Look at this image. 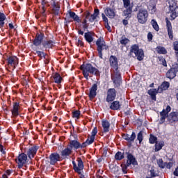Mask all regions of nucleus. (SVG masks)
Segmentation results:
<instances>
[{"label": "nucleus", "instance_id": "obj_1", "mask_svg": "<svg viewBox=\"0 0 178 178\" xmlns=\"http://www.w3.org/2000/svg\"><path fill=\"white\" fill-rule=\"evenodd\" d=\"M109 65L111 67V80L115 86L120 85L122 76L119 70V60L115 56H111L109 58Z\"/></svg>", "mask_w": 178, "mask_h": 178}, {"label": "nucleus", "instance_id": "obj_2", "mask_svg": "<svg viewBox=\"0 0 178 178\" xmlns=\"http://www.w3.org/2000/svg\"><path fill=\"white\" fill-rule=\"evenodd\" d=\"M172 107L168 105L165 108H163L161 112H160V124H163L165 123L166 119L167 122H168L169 124H175V123H177L178 122V112L177 111H172Z\"/></svg>", "mask_w": 178, "mask_h": 178}, {"label": "nucleus", "instance_id": "obj_3", "mask_svg": "<svg viewBox=\"0 0 178 178\" xmlns=\"http://www.w3.org/2000/svg\"><path fill=\"white\" fill-rule=\"evenodd\" d=\"M80 69L86 80L92 76H99V70L92 66L91 63L83 64L81 65Z\"/></svg>", "mask_w": 178, "mask_h": 178}, {"label": "nucleus", "instance_id": "obj_4", "mask_svg": "<svg viewBox=\"0 0 178 178\" xmlns=\"http://www.w3.org/2000/svg\"><path fill=\"white\" fill-rule=\"evenodd\" d=\"M134 55H135L138 60H143L145 56L144 50L140 49L138 44H134L131 47L129 56H134Z\"/></svg>", "mask_w": 178, "mask_h": 178}, {"label": "nucleus", "instance_id": "obj_5", "mask_svg": "<svg viewBox=\"0 0 178 178\" xmlns=\"http://www.w3.org/2000/svg\"><path fill=\"white\" fill-rule=\"evenodd\" d=\"M123 8L125 10L122 11L123 16L126 17V19H130L133 13V8H134V3L130 0H122Z\"/></svg>", "mask_w": 178, "mask_h": 178}, {"label": "nucleus", "instance_id": "obj_6", "mask_svg": "<svg viewBox=\"0 0 178 178\" xmlns=\"http://www.w3.org/2000/svg\"><path fill=\"white\" fill-rule=\"evenodd\" d=\"M97 51L98 52L99 57L102 59V51H108L109 46L106 44L105 40L103 38H99L96 41Z\"/></svg>", "mask_w": 178, "mask_h": 178}, {"label": "nucleus", "instance_id": "obj_7", "mask_svg": "<svg viewBox=\"0 0 178 178\" xmlns=\"http://www.w3.org/2000/svg\"><path fill=\"white\" fill-rule=\"evenodd\" d=\"M148 10L145 8H140L136 13V19L140 24H145L148 22Z\"/></svg>", "mask_w": 178, "mask_h": 178}, {"label": "nucleus", "instance_id": "obj_8", "mask_svg": "<svg viewBox=\"0 0 178 178\" xmlns=\"http://www.w3.org/2000/svg\"><path fill=\"white\" fill-rule=\"evenodd\" d=\"M7 70L8 72H13L16 69V66L19 65V58L15 56H10L6 59Z\"/></svg>", "mask_w": 178, "mask_h": 178}, {"label": "nucleus", "instance_id": "obj_9", "mask_svg": "<svg viewBox=\"0 0 178 178\" xmlns=\"http://www.w3.org/2000/svg\"><path fill=\"white\" fill-rule=\"evenodd\" d=\"M98 133V129L97 127L93 128L90 137L88 138L86 142L83 143L81 145L80 143L79 148H86L88 145H91L92 143L95 140V136Z\"/></svg>", "mask_w": 178, "mask_h": 178}, {"label": "nucleus", "instance_id": "obj_10", "mask_svg": "<svg viewBox=\"0 0 178 178\" xmlns=\"http://www.w3.org/2000/svg\"><path fill=\"white\" fill-rule=\"evenodd\" d=\"M73 169L78 175H81V170L84 169V163L81 158L78 157L76 161H72Z\"/></svg>", "mask_w": 178, "mask_h": 178}, {"label": "nucleus", "instance_id": "obj_11", "mask_svg": "<svg viewBox=\"0 0 178 178\" xmlns=\"http://www.w3.org/2000/svg\"><path fill=\"white\" fill-rule=\"evenodd\" d=\"M169 3H170L169 13H170L171 20H175L177 17V15H178L177 3L174 1H170Z\"/></svg>", "mask_w": 178, "mask_h": 178}, {"label": "nucleus", "instance_id": "obj_12", "mask_svg": "<svg viewBox=\"0 0 178 178\" xmlns=\"http://www.w3.org/2000/svg\"><path fill=\"white\" fill-rule=\"evenodd\" d=\"M83 16H84V19L82 22V24H83V28L84 29H88V24L87 23V20H88L90 23H92V22H94V20H95V16L91 15L89 11H86L85 13H83Z\"/></svg>", "mask_w": 178, "mask_h": 178}, {"label": "nucleus", "instance_id": "obj_13", "mask_svg": "<svg viewBox=\"0 0 178 178\" xmlns=\"http://www.w3.org/2000/svg\"><path fill=\"white\" fill-rule=\"evenodd\" d=\"M15 162L17 164L18 168L22 169L27 163V154L24 153L19 154L15 159Z\"/></svg>", "mask_w": 178, "mask_h": 178}, {"label": "nucleus", "instance_id": "obj_14", "mask_svg": "<svg viewBox=\"0 0 178 178\" xmlns=\"http://www.w3.org/2000/svg\"><path fill=\"white\" fill-rule=\"evenodd\" d=\"M104 13L109 19H114L116 16V9L115 8V1H112L111 7H108L104 10Z\"/></svg>", "mask_w": 178, "mask_h": 178}, {"label": "nucleus", "instance_id": "obj_15", "mask_svg": "<svg viewBox=\"0 0 178 178\" xmlns=\"http://www.w3.org/2000/svg\"><path fill=\"white\" fill-rule=\"evenodd\" d=\"M116 94H117L116 89L109 88L107 90V93H106V102H108V104L111 102H113V101L116 99Z\"/></svg>", "mask_w": 178, "mask_h": 178}, {"label": "nucleus", "instance_id": "obj_16", "mask_svg": "<svg viewBox=\"0 0 178 178\" xmlns=\"http://www.w3.org/2000/svg\"><path fill=\"white\" fill-rule=\"evenodd\" d=\"M37 151H38V147L32 146L28 149L26 156L29 159H33L37 155Z\"/></svg>", "mask_w": 178, "mask_h": 178}, {"label": "nucleus", "instance_id": "obj_17", "mask_svg": "<svg viewBox=\"0 0 178 178\" xmlns=\"http://www.w3.org/2000/svg\"><path fill=\"white\" fill-rule=\"evenodd\" d=\"M44 35L42 33H37L35 39L33 40V45H35V47H38V45H41V44L42 43V41L44 40Z\"/></svg>", "mask_w": 178, "mask_h": 178}, {"label": "nucleus", "instance_id": "obj_18", "mask_svg": "<svg viewBox=\"0 0 178 178\" xmlns=\"http://www.w3.org/2000/svg\"><path fill=\"white\" fill-rule=\"evenodd\" d=\"M165 22L168 37L170 40H173V29L172 28V23L168 17L165 18Z\"/></svg>", "mask_w": 178, "mask_h": 178}, {"label": "nucleus", "instance_id": "obj_19", "mask_svg": "<svg viewBox=\"0 0 178 178\" xmlns=\"http://www.w3.org/2000/svg\"><path fill=\"white\" fill-rule=\"evenodd\" d=\"M177 72V68L171 67L170 70L167 71L165 76L167 77V79H169L170 80H173V79L176 77Z\"/></svg>", "mask_w": 178, "mask_h": 178}, {"label": "nucleus", "instance_id": "obj_20", "mask_svg": "<svg viewBox=\"0 0 178 178\" xmlns=\"http://www.w3.org/2000/svg\"><path fill=\"white\" fill-rule=\"evenodd\" d=\"M98 90V85L94 83L90 89L88 97L90 99H94L97 97V90Z\"/></svg>", "mask_w": 178, "mask_h": 178}, {"label": "nucleus", "instance_id": "obj_21", "mask_svg": "<svg viewBox=\"0 0 178 178\" xmlns=\"http://www.w3.org/2000/svg\"><path fill=\"white\" fill-rule=\"evenodd\" d=\"M51 81H53V83H56V84H60V83H62V81L63 80V78H62L59 73L54 72L51 76Z\"/></svg>", "mask_w": 178, "mask_h": 178}, {"label": "nucleus", "instance_id": "obj_22", "mask_svg": "<svg viewBox=\"0 0 178 178\" xmlns=\"http://www.w3.org/2000/svg\"><path fill=\"white\" fill-rule=\"evenodd\" d=\"M126 154L127 155V163L128 166H130V165H137V160H136V157H134V156H133V154H131L129 152H127Z\"/></svg>", "mask_w": 178, "mask_h": 178}, {"label": "nucleus", "instance_id": "obj_23", "mask_svg": "<svg viewBox=\"0 0 178 178\" xmlns=\"http://www.w3.org/2000/svg\"><path fill=\"white\" fill-rule=\"evenodd\" d=\"M49 159H50V164L55 165V163L60 161V155H59V154L58 153H52L49 156Z\"/></svg>", "mask_w": 178, "mask_h": 178}, {"label": "nucleus", "instance_id": "obj_24", "mask_svg": "<svg viewBox=\"0 0 178 178\" xmlns=\"http://www.w3.org/2000/svg\"><path fill=\"white\" fill-rule=\"evenodd\" d=\"M19 110H20V103L17 102H14L13 108L11 111L13 118H17V116H19Z\"/></svg>", "mask_w": 178, "mask_h": 178}, {"label": "nucleus", "instance_id": "obj_25", "mask_svg": "<svg viewBox=\"0 0 178 178\" xmlns=\"http://www.w3.org/2000/svg\"><path fill=\"white\" fill-rule=\"evenodd\" d=\"M136 133L132 132L131 135H129L128 134H122V138L124 140L127 141V143H134V140H136Z\"/></svg>", "mask_w": 178, "mask_h": 178}, {"label": "nucleus", "instance_id": "obj_26", "mask_svg": "<svg viewBox=\"0 0 178 178\" xmlns=\"http://www.w3.org/2000/svg\"><path fill=\"white\" fill-rule=\"evenodd\" d=\"M122 108V103L118 100L111 102L110 105V109L111 111H120Z\"/></svg>", "mask_w": 178, "mask_h": 178}, {"label": "nucleus", "instance_id": "obj_27", "mask_svg": "<svg viewBox=\"0 0 178 178\" xmlns=\"http://www.w3.org/2000/svg\"><path fill=\"white\" fill-rule=\"evenodd\" d=\"M51 6L53 8L51 10V13L56 16H58V15H59V10H60V4L59 2L54 1Z\"/></svg>", "mask_w": 178, "mask_h": 178}, {"label": "nucleus", "instance_id": "obj_28", "mask_svg": "<svg viewBox=\"0 0 178 178\" xmlns=\"http://www.w3.org/2000/svg\"><path fill=\"white\" fill-rule=\"evenodd\" d=\"M67 146L71 148L72 151L73 148L74 149H79V148H80V142L76 140H70Z\"/></svg>", "mask_w": 178, "mask_h": 178}, {"label": "nucleus", "instance_id": "obj_29", "mask_svg": "<svg viewBox=\"0 0 178 178\" xmlns=\"http://www.w3.org/2000/svg\"><path fill=\"white\" fill-rule=\"evenodd\" d=\"M72 152H73L72 148L67 146L65 149L61 151L60 155L63 158H67V156H70V155H72Z\"/></svg>", "mask_w": 178, "mask_h": 178}, {"label": "nucleus", "instance_id": "obj_30", "mask_svg": "<svg viewBox=\"0 0 178 178\" xmlns=\"http://www.w3.org/2000/svg\"><path fill=\"white\" fill-rule=\"evenodd\" d=\"M42 10L40 11V14L35 16L36 19H40V17H42V19H45L47 17V14H45V12L47 9L45 8V1H42Z\"/></svg>", "mask_w": 178, "mask_h": 178}, {"label": "nucleus", "instance_id": "obj_31", "mask_svg": "<svg viewBox=\"0 0 178 178\" xmlns=\"http://www.w3.org/2000/svg\"><path fill=\"white\" fill-rule=\"evenodd\" d=\"M158 92H161L159 89H150L147 91V94H149L152 101H156V94H158Z\"/></svg>", "mask_w": 178, "mask_h": 178}, {"label": "nucleus", "instance_id": "obj_32", "mask_svg": "<svg viewBox=\"0 0 178 178\" xmlns=\"http://www.w3.org/2000/svg\"><path fill=\"white\" fill-rule=\"evenodd\" d=\"M165 147V142L163 140L157 141L154 145V152H158Z\"/></svg>", "mask_w": 178, "mask_h": 178}, {"label": "nucleus", "instance_id": "obj_33", "mask_svg": "<svg viewBox=\"0 0 178 178\" xmlns=\"http://www.w3.org/2000/svg\"><path fill=\"white\" fill-rule=\"evenodd\" d=\"M169 87H170V83L165 81L161 83V86L159 87V91H160V92L166 91V90H169Z\"/></svg>", "mask_w": 178, "mask_h": 178}, {"label": "nucleus", "instance_id": "obj_34", "mask_svg": "<svg viewBox=\"0 0 178 178\" xmlns=\"http://www.w3.org/2000/svg\"><path fill=\"white\" fill-rule=\"evenodd\" d=\"M69 17L74 20V22H76V23H80L81 20L80 19V17H79V15H76V13L73 11H68Z\"/></svg>", "mask_w": 178, "mask_h": 178}, {"label": "nucleus", "instance_id": "obj_35", "mask_svg": "<svg viewBox=\"0 0 178 178\" xmlns=\"http://www.w3.org/2000/svg\"><path fill=\"white\" fill-rule=\"evenodd\" d=\"M102 125L103 127L104 133H108V131H109V129L111 127V124L108 122V120L102 121Z\"/></svg>", "mask_w": 178, "mask_h": 178}, {"label": "nucleus", "instance_id": "obj_36", "mask_svg": "<svg viewBox=\"0 0 178 178\" xmlns=\"http://www.w3.org/2000/svg\"><path fill=\"white\" fill-rule=\"evenodd\" d=\"M84 38L87 42L91 44L94 41V38H92V33L91 32H86L84 33Z\"/></svg>", "mask_w": 178, "mask_h": 178}, {"label": "nucleus", "instance_id": "obj_37", "mask_svg": "<svg viewBox=\"0 0 178 178\" xmlns=\"http://www.w3.org/2000/svg\"><path fill=\"white\" fill-rule=\"evenodd\" d=\"M156 51L157 54H159L160 55H166V54H168L166 49L162 46H157Z\"/></svg>", "mask_w": 178, "mask_h": 178}, {"label": "nucleus", "instance_id": "obj_38", "mask_svg": "<svg viewBox=\"0 0 178 178\" xmlns=\"http://www.w3.org/2000/svg\"><path fill=\"white\" fill-rule=\"evenodd\" d=\"M55 42L53 40H45L43 42L42 45L44 48H52Z\"/></svg>", "mask_w": 178, "mask_h": 178}, {"label": "nucleus", "instance_id": "obj_39", "mask_svg": "<svg viewBox=\"0 0 178 178\" xmlns=\"http://www.w3.org/2000/svg\"><path fill=\"white\" fill-rule=\"evenodd\" d=\"M5 20H6V15L3 13L0 12V29L5 26Z\"/></svg>", "mask_w": 178, "mask_h": 178}, {"label": "nucleus", "instance_id": "obj_40", "mask_svg": "<svg viewBox=\"0 0 178 178\" xmlns=\"http://www.w3.org/2000/svg\"><path fill=\"white\" fill-rule=\"evenodd\" d=\"M120 42L122 45H127L130 42V40L123 35L120 39Z\"/></svg>", "mask_w": 178, "mask_h": 178}, {"label": "nucleus", "instance_id": "obj_41", "mask_svg": "<svg viewBox=\"0 0 178 178\" xmlns=\"http://www.w3.org/2000/svg\"><path fill=\"white\" fill-rule=\"evenodd\" d=\"M115 159L116 161H122V159H124V153H122V152H118L115 154Z\"/></svg>", "mask_w": 178, "mask_h": 178}, {"label": "nucleus", "instance_id": "obj_42", "mask_svg": "<svg viewBox=\"0 0 178 178\" xmlns=\"http://www.w3.org/2000/svg\"><path fill=\"white\" fill-rule=\"evenodd\" d=\"M149 142L150 144H156L158 142V137L153 134L149 135Z\"/></svg>", "mask_w": 178, "mask_h": 178}, {"label": "nucleus", "instance_id": "obj_43", "mask_svg": "<svg viewBox=\"0 0 178 178\" xmlns=\"http://www.w3.org/2000/svg\"><path fill=\"white\" fill-rule=\"evenodd\" d=\"M151 24H152L154 30H155V31H158L159 30V25H158V22H156V20L152 19Z\"/></svg>", "mask_w": 178, "mask_h": 178}, {"label": "nucleus", "instance_id": "obj_44", "mask_svg": "<svg viewBox=\"0 0 178 178\" xmlns=\"http://www.w3.org/2000/svg\"><path fill=\"white\" fill-rule=\"evenodd\" d=\"M157 165L161 168V169H165V168H166V163H163V160L162 159L157 160Z\"/></svg>", "mask_w": 178, "mask_h": 178}, {"label": "nucleus", "instance_id": "obj_45", "mask_svg": "<svg viewBox=\"0 0 178 178\" xmlns=\"http://www.w3.org/2000/svg\"><path fill=\"white\" fill-rule=\"evenodd\" d=\"M36 54L38 56H39V58H44V59H47V54L44 53V51H37Z\"/></svg>", "mask_w": 178, "mask_h": 178}, {"label": "nucleus", "instance_id": "obj_46", "mask_svg": "<svg viewBox=\"0 0 178 178\" xmlns=\"http://www.w3.org/2000/svg\"><path fill=\"white\" fill-rule=\"evenodd\" d=\"M80 111H75L72 112V118H75V119H80Z\"/></svg>", "mask_w": 178, "mask_h": 178}, {"label": "nucleus", "instance_id": "obj_47", "mask_svg": "<svg viewBox=\"0 0 178 178\" xmlns=\"http://www.w3.org/2000/svg\"><path fill=\"white\" fill-rule=\"evenodd\" d=\"M129 166H130V165H128L127 163V164H125V163L121 164V168H122V170L123 173H124V174L127 173V168Z\"/></svg>", "mask_w": 178, "mask_h": 178}, {"label": "nucleus", "instance_id": "obj_48", "mask_svg": "<svg viewBox=\"0 0 178 178\" xmlns=\"http://www.w3.org/2000/svg\"><path fill=\"white\" fill-rule=\"evenodd\" d=\"M143 131H140L137 135V140H139V144H141V143L143 142Z\"/></svg>", "mask_w": 178, "mask_h": 178}, {"label": "nucleus", "instance_id": "obj_49", "mask_svg": "<svg viewBox=\"0 0 178 178\" xmlns=\"http://www.w3.org/2000/svg\"><path fill=\"white\" fill-rule=\"evenodd\" d=\"M159 60L160 62H161V65H163L164 67H168V63H166V59H165L164 58H161Z\"/></svg>", "mask_w": 178, "mask_h": 178}, {"label": "nucleus", "instance_id": "obj_50", "mask_svg": "<svg viewBox=\"0 0 178 178\" xmlns=\"http://www.w3.org/2000/svg\"><path fill=\"white\" fill-rule=\"evenodd\" d=\"M150 176L151 177H156V176H158V175H156V172H155V170L153 168L150 170Z\"/></svg>", "mask_w": 178, "mask_h": 178}, {"label": "nucleus", "instance_id": "obj_51", "mask_svg": "<svg viewBox=\"0 0 178 178\" xmlns=\"http://www.w3.org/2000/svg\"><path fill=\"white\" fill-rule=\"evenodd\" d=\"M152 38H154V35H152V33L149 32L147 33V40L150 42V41H152Z\"/></svg>", "mask_w": 178, "mask_h": 178}, {"label": "nucleus", "instance_id": "obj_52", "mask_svg": "<svg viewBox=\"0 0 178 178\" xmlns=\"http://www.w3.org/2000/svg\"><path fill=\"white\" fill-rule=\"evenodd\" d=\"M98 15H99V10L97 9V8H95V10H94V14H92V15L95 16V19H97Z\"/></svg>", "mask_w": 178, "mask_h": 178}, {"label": "nucleus", "instance_id": "obj_53", "mask_svg": "<svg viewBox=\"0 0 178 178\" xmlns=\"http://www.w3.org/2000/svg\"><path fill=\"white\" fill-rule=\"evenodd\" d=\"M173 49L175 51H178V41H175L173 42Z\"/></svg>", "mask_w": 178, "mask_h": 178}, {"label": "nucleus", "instance_id": "obj_54", "mask_svg": "<svg viewBox=\"0 0 178 178\" xmlns=\"http://www.w3.org/2000/svg\"><path fill=\"white\" fill-rule=\"evenodd\" d=\"M172 167H173L172 162L165 163V168H167V169H170Z\"/></svg>", "mask_w": 178, "mask_h": 178}, {"label": "nucleus", "instance_id": "obj_55", "mask_svg": "<svg viewBox=\"0 0 178 178\" xmlns=\"http://www.w3.org/2000/svg\"><path fill=\"white\" fill-rule=\"evenodd\" d=\"M102 17L103 22H105V23H108V17H106L105 14L102 13Z\"/></svg>", "mask_w": 178, "mask_h": 178}, {"label": "nucleus", "instance_id": "obj_56", "mask_svg": "<svg viewBox=\"0 0 178 178\" xmlns=\"http://www.w3.org/2000/svg\"><path fill=\"white\" fill-rule=\"evenodd\" d=\"M78 47H84V42L81 40H78Z\"/></svg>", "mask_w": 178, "mask_h": 178}, {"label": "nucleus", "instance_id": "obj_57", "mask_svg": "<svg viewBox=\"0 0 178 178\" xmlns=\"http://www.w3.org/2000/svg\"><path fill=\"white\" fill-rule=\"evenodd\" d=\"M105 27L110 33L112 31V29H111V26H109V24H108V22L105 24Z\"/></svg>", "mask_w": 178, "mask_h": 178}, {"label": "nucleus", "instance_id": "obj_58", "mask_svg": "<svg viewBox=\"0 0 178 178\" xmlns=\"http://www.w3.org/2000/svg\"><path fill=\"white\" fill-rule=\"evenodd\" d=\"M151 10H152V13H155V12H156V6H155V5L153 6Z\"/></svg>", "mask_w": 178, "mask_h": 178}, {"label": "nucleus", "instance_id": "obj_59", "mask_svg": "<svg viewBox=\"0 0 178 178\" xmlns=\"http://www.w3.org/2000/svg\"><path fill=\"white\" fill-rule=\"evenodd\" d=\"M8 26H9L10 30H13V29H15V26H13V23H10L8 24Z\"/></svg>", "mask_w": 178, "mask_h": 178}, {"label": "nucleus", "instance_id": "obj_60", "mask_svg": "<svg viewBox=\"0 0 178 178\" xmlns=\"http://www.w3.org/2000/svg\"><path fill=\"white\" fill-rule=\"evenodd\" d=\"M122 23L124 26H127V24H129V21H127V19H123Z\"/></svg>", "mask_w": 178, "mask_h": 178}, {"label": "nucleus", "instance_id": "obj_61", "mask_svg": "<svg viewBox=\"0 0 178 178\" xmlns=\"http://www.w3.org/2000/svg\"><path fill=\"white\" fill-rule=\"evenodd\" d=\"M22 79H24V80H25V83H27V81H29V76H22Z\"/></svg>", "mask_w": 178, "mask_h": 178}, {"label": "nucleus", "instance_id": "obj_62", "mask_svg": "<svg viewBox=\"0 0 178 178\" xmlns=\"http://www.w3.org/2000/svg\"><path fill=\"white\" fill-rule=\"evenodd\" d=\"M78 34H79L81 35H84V31H81V29H79Z\"/></svg>", "mask_w": 178, "mask_h": 178}, {"label": "nucleus", "instance_id": "obj_63", "mask_svg": "<svg viewBox=\"0 0 178 178\" xmlns=\"http://www.w3.org/2000/svg\"><path fill=\"white\" fill-rule=\"evenodd\" d=\"M0 151L3 154H5V151H3V146L2 145H1V144H0Z\"/></svg>", "mask_w": 178, "mask_h": 178}, {"label": "nucleus", "instance_id": "obj_64", "mask_svg": "<svg viewBox=\"0 0 178 178\" xmlns=\"http://www.w3.org/2000/svg\"><path fill=\"white\" fill-rule=\"evenodd\" d=\"M6 173V175L7 176H9V175H10V173H12V171L10 170H7Z\"/></svg>", "mask_w": 178, "mask_h": 178}]
</instances>
